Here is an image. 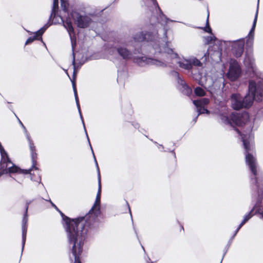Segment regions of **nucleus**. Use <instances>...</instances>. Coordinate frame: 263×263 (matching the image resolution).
<instances>
[{
  "label": "nucleus",
  "mask_w": 263,
  "mask_h": 263,
  "mask_svg": "<svg viewBox=\"0 0 263 263\" xmlns=\"http://www.w3.org/2000/svg\"><path fill=\"white\" fill-rule=\"evenodd\" d=\"M74 55V53H73ZM72 65H73L74 68H75V60H74V56L73 55V59L72 61Z\"/></svg>",
  "instance_id": "cd10ccee"
},
{
  "label": "nucleus",
  "mask_w": 263,
  "mask_h": 263,
  "mask_svg": "<svg viewBox=\"0 0 263 263\" xmlns=\"http://www.w3.org/2000/svg\"><path fill=\"white\" fill-rule=\"evenodd\" d=\"M148 2V5H151L152 7H153L155 9L156 11H159L161 13L160 9L159 7H158V5L156 2V0H146Z\"/></svg>",
  "instance_id": "5701e85b"
},
{
  "label": "nucleus",
  "mask_w": 263,
  "mask_h": 263,
  "mask_svg": "<svg viewBox=\"0 0 263 263\" xmlns=\"http://www.w3.org/2000/svg\"><path fill=\"white\" fill-rule=\"evenodd\" d=\"M257 15H258V10H257V11L256 12V14H255V18H254V20L253 21L252 28H251V30L250 31L248 36L247 37V43H250L252 44L253 43V41L254 40V30H255V28L256 27V22H257Z\"/></svg>",
  "instance_id": "a211bd4d"
},
{
  "label": "nucleus",
  "mask_w": 263,
  "mask_h": 263,
  "mask_svg": "<svg viewBox=\"0 0 263 263\" xmlns=\"http://www.w3.org/2000/svg\"><path fill=\"white\" fill-rule=\"evenodd\" d=\"M263 96V79L256 76V78L249 82V93L242 98L239 93L231 96L232 107L235 110L249 108L253 100L260 101Z\"/></svg>",
  "instance_id": "20e7f679"
},
{
  "label": "nucleus",
  "mask_w": 263,
  "mask_h": 263,
  "mask_svg": "<svg viewBox=\"0 0 263 263\" xmlns=\"http://www.w3.org/2000/svg\"><path fill=\"white\" fill-rule=\"evenodd\" d=\"M160 19L158 20L159 22H160L161 24H162V22L164 21L165 22L167 23L168 22H174L172 20H171L168 18H167L165 15H164L162 14H160Z\"/></svg>",
  "instance_id": "b1692460"
},
{
  "label": "nucleus",
  "mask_w": 263,
  "mask_h": 263,
  "mask_svg": "<svg viewBox=\"0 0 263 263\" xmlns=\"http://www.w3.org/2000/svg\"><path fill=\"white\" fill-rule=\"evenodd\" d=\"M76 22L77 24L78 27L84 28L87 27L89 25L91 22V19L88 16L80 15L77 17V20H76Z\"/></svg>",
  "instance_id": "2eb2a0df"
},
{
  "label": "nucleus",
  "mask_w": 263,
  "mask_h": 263,
  "mask_svg": "<svg viewBox=\"0 0 263 263\" xmlns=\"http://www.w3.org/2000/svg\"><path fill=\"white\" fill-rule=\"evenodd\" d=\"M19 123L23 127L24 133H25L26 138L27 139V140L29 142L30 149L31 151V158H32V167H34L35 170H37V168L35 166V165L36 164V159L37 158V154L35 153V147L34 145V143L31 140V137L28 133V132L27 130V129L24 126L22 122L20 121L19 119H18Z\"/></svg>",
  "instance_id": "9b49d317"
},
{
  "label": "nucleus",
  "mask_w": 263,
  "mask_h": 263,
  "mask_svg": "<svg viewBox=\"0 0 263 263\" xmlns=\"http://www.w3.org/2000/svg\"><path fill=\"white\" fill-rule=\"evenodd\" d=\"M28 208V205H27L25 211V214L23 219L22 223V250L24 249L27 234V211Z\"/></svg>",
  "instance_id": "f3484780"
},
{
  "label": "nucleus",
  "mask_w": 263,
  "mask_h": 263,
  "mask_svg": "<svg viewBox=\"0 0 263 263\" xmlns=\"http://www.w3.org/2000/svg\"><path fill=\"white\" fill-rule=\"evenodd\" d=\"M194 91L195 93L198 96H203L205 95L204 90L200 87H196Z\"/></svg>",
  "instance_id": "4be33fe9"
},
{
  "label": "nucleus",
  "mask_w": 263,
  "mask_h": 263,
  "mask_svg": "<svg viewBox=\"0 0 263 263\" xmlns=\"http://www.w3.org/2000/svg\"><path fill=\"white\" fill-rule=\"evenodd\" d=\"M76 99V102L77 104V106L80 115V117L81 118L84 128L85 131V133L89 142V145L90 146V148L91 149L93 157L95 159V161L96 162V165L98 170V191L96 196V201L92 207L91 209L90 210L89 213L87 214L84 217H81L74 219H70L67 217L63 216V220L65 222L64 227L67 233V236L68 237V230H70L71 231L74 232V233H76L77 235L81 234L83 233V242H84V240L85 238L86 235L87 234V229L85 228V226L90 224L92 222L94 221L98 216V215L100 213V198H101V176L100 173L98 166V163L97 162L96 157L95 156L93 152L92 151V147L90 145L89 139L88 136V135L86 132V130L85 127L84 122L83 119V117L81 114L80 106L79 102L78 97H74Z\"/></svg>",
  "instance_id": "7ed1b4c3"
},
{
  "label": "nucleus",
  "mask_w": 263,
  "mask_h": 263,
  "mask_svg": "<svg viewBox=\"0 0 263 263\" xmlns=\"http://www.w3.org/2000/svg\"><path fill=\"white\" fill-rule=\"evenodd\" d=\"M164 35L165 37V40L167 39V35H166V30H165L164 32Z\"/></svg>",
  "instance_id": "c85d7f7f"
},
{
  "label": "nucleus",
  "mask_w": 263,
  "mask_h": 263,
  "mask_svg": "<svg viewBox=\"0 0 263 263\" xmlns=\"http://www.w3.org/2000/svg\"><path fill=\"white\" fill-rule=\"evenodd\" d=\"M217 114L222 123L232 126L234 125L241 126L246 124L249 119V115L247 112H244L241 115L233 113L230 119L228 117V110L226 106L222 107Z\"/></svg>",
  "instance_id": "39448f33"
},
{
  "label": "nucleus",
  "mask_w": 263,
  "mask_h": 263,
  "mask_svg": "<svg viewBox=\"0 0 263 263\" xmlns=\"http://www.w3.org/2000/svg\"><path fill=\"white\" fill-rule=\"evenodd\" d=\"M65 71H66V74H68V72H67V70H65Z\"/></svg>",
  "instance_id": "2f4dec72"
},
{
  "label": "nucleus",
  "mask_w": 263,
  "mask_h": 263,
  "mask_svg": "<svg viewBox=\"0 0 263 263\" xmlns=\"http://www.w3.org/2000/svg\"><path fill=\"white\" fill-rule=\"evenodd\" d=\"M259 3V0H258V3Z\"/></svg>",
  "instance_id": "473e14b6"
},
{
  "label": "nucleus",
  "mask_w": 263,
  "mask_h": 263,
  "mask_svg": "<svg viewBox=\"0 0 263 263\" xmlns=\"http://www.w3.org/2000/svg\"><path fill=\"white\" fill-rule=\"evenodd\" d=\"M241 74V70L238 62L234 60H232L227 74L228 78L231 81H235L240 77Z\"/></svg>",
  "instance_id": "9d476101"
},
{
  "label": "nucleus",
  "mask_w": 263,
  "mask_h": 263,
  "mask_svg": "<svg viewBox=\"0 0 263 263\" xmlns=\"http://www.w3.org/2000/svg\"><path fill=\"white\" fill-rule=\"evenodd\" d=\"M244 43L243 39L234 41H219L218 42L219 49L222 51L226 49L228 46H231L233 54L236 57H240L243 52Z\"/></svg>",
  "instance_id": "6e6552de"
},
{
  "label": "nucleus",
  "mask_w": 263,
  "mask_h": 263,
  "mask_svg": "<svg viewBox=\"0 0 263 263\" xmlns=\"http://www.w3.org/2000/svg\"><path fill=\"white\" fill-rule=\"evenodd\" d=\"M174 76L175 77H177V80H178V83H179L182 86V87L184 88V89H186L187 88V85H186L185 83L184 82V81L182 80L179 77V74L177 72H175L174 71L173 72Z\"/></svg>",
  "instance_id": "412c9836"
},
{
  "label": "nucleus",
  "mask_w": 263,
  "mask_h": 263,
  "mask_svg": "<svg viewBox=\"0 0 263 263\" xmlns=\"http://www.w3.org/2000/svg\"><path fill=\"white\" fill-rule=\"evenodd\" d=\"M206 53H204V56L206 57Z\"/></svg>",
  "instance_id": "c756f323"
},
{
  "label": "nucleus",
  "mask_w": 263,
  "mask_h": 263,
  "mask_svg": "<svg viewBox=\"0 0 263 263\" xmlns=\"http://www.w3.org/2000/svg\"><path fill=\"white\" fill-rule=\"evenodd\" d=\"M245 65L248 67L249 70L254 74L257 75V69L254 64V59L251 56H246L244 60Z\"/></svg>",
  "instance_id": "dca6fc26"
},
{
  "label": "nucleus",
  "mask_w": 263,
  "mask_h": 263,
  "mask_svg": "<svg viewBox=\"0 0 263 263\" xmlns=\"http://www.w3.org/2000/svg\"><path fill=\"white\" fill-rule=\"evenodd\" d=\"M0 154L1 160L0 161V177L4 174L13 173H21L24 174L30 173L31 170H26L21 171L20 169L14 165L8 157L7 153L0 143Z\"/></svg>",
  "instance_id": "0eeeda50"
},
{
  "label": "nucleus",
  "mask_w": 263,
  "mask_h": 263,
  "mask_svg": "<svg viewBox=\"0 0 263 263\" xmlns=\"http://www.w3.org/2000/svg\"><path fill=\"white\" fill-rule=\"evenodd\" d=\"M216 39L215 36H210L206 38L207 43H211L213 41Z\"/></svg>",
  "instance_id": "a878e982"
},
{
  "label": "nucleus",
  "mask_w": 263,
  "mask_h": 263,
  "mask_svg": "<svg viewBox=\"0 0 263 263\" xmlns=\"http://www.w3.org/2000/svg\"><path fill=\"white\" fill-rule=\"evenodd\" d=\"M116 50L118 52V53L119 54V55L124 60H129L133 58L134 61L137 64H138L140 66H143L145 65L148 64V65H153L152 64H148L146 62H144V61L142 62V64H140V63L138 62V61L139 59L141 58H145V57H138L135 58L133 57L132 53L130 51H129L128 49L126 48V47H125L124 45H117L116 46Z\"/></svg>",
  "instance_id": "1a4fd4ad"
},
{
  "label": "nucleus",
  "mask_w": 263,
  "mask_h": 263,
  "mask_svg": "<svg viewBox=\"0 0 263 263\" xmlns=\"http://www.w3.org/2000/svg\"><path fill=\"white\" fill-rule=\"evenodd\" d=\"M208 17H209V15L208 16ZM204 30L205 31L209 32V33H211L212 31V30L209 25L208 18L207 19V21H206V26L205 27H204Z\"/></svg>",
  "instance_id": "393cba45"
},
{
  "label": "nucleus",
  "mask_w": 263,
  "mask_h": 263,
  "mask_svg": "<svg viewBox=\"0 0 263 263\" xmlns=\"http://www.w3.org/2000/svg\"><path fill=\"white\" fill-rule=\"evenodd\" d=\"M157 33L140 32L137 33L134 37L135 41L142 42L143 41H152L150 49L151 53L155 56V58H145L139 59L138 62L141 64L144 61L148 64L158 67H165L174 62L178 63L179 66L185 69L191 68V63L189 60H183L178 61V55L172 48L171 43L164 41V43H160V41L154 40Z\"/></svg>",
  "instance_id": "f257e3e1"
},
{
  "label": "nucleus",
  "mask_w": 263,
  "mask_h": 263,
  "mask_svg": "<svg viewBox=\"0 0 263 263\" xmlns=\"http://www.w3.org/2000/svg\"><path fill=\"white\" fill-rule=\"evenodd\" d=\"M47 200V201H49L50 202V203L51 204V205H52L54 208H55L56 209H57V210H58V208H57V207L56 206V205H55V204H54V203H53V202L50 200V199H49V200Z\"/></svg>",
  "instance_id": "bb28decb"
},
{
  "label": "nucleus",
  "mask_w": 263,
  "mask_h": 263,
  "mask_svg": "<svg viewBox=\"0 0 263 263\" xmlns=\"http://www.w3.org/2000/svg\"><path fill=\"white\" fill-rule=\"evenodd\" d=\"M253 139V137L251 134L241 135V140L245 149L246 162L254 177V178H252V180H254L255 187L258 190L257 198L253 208L244 216L243 220L236 229L234 235L237 234L242 226L253 216L254 210H256L255 214H259L263 219V183L262 181L258 180L257 176L259 174V171L257 170L256 160L254 155V147Z\"/></svg>",
  "instance_id": "f03ea898"
},
{
  "label": "nucleus",
  "mask_w": 263,
  "mask_h": 263,
  "mask_svg": "<svg viewBox=\"0 0 263 263\" xmlns=\"http://www.w3.org/2000/svg\"><path fill=\"white\" fill-rule=\"evenodd\" d=\"M190 62L191 63V68L192 66L197 67H202V63L198 59L194 57L190 58Z\"/></svg>",
  "instance_id": "aec40b11"
},
{
  "label": "nucleus",
  "mask_w": 263,
  "mask_h": 263,
  "mask_svg": "<svg viewBox=\"0 0 263 263\" xmlns=\"http://www.w3.org/2000/svg\"><path fill=\"white\" fill-rule=\"evenodd\" d=\"M209 102V99L208 98H202L193 101V103L196 106L198 112V115L201 114L206 113L209 114L210 113V111L205 108V106L208 104Z\"/></svg>",
  "instance_id": "ddd939ff"
},
{
  "label": "nucleus",
  "mask_w": 263,
  "mask_h": 263,
  "mask_svg": "<svg viewBox=\"0 0 263 263\" xmlns=\"http://www.w3.org/2000/svg\"><path fill=\"white\" fill-rule=\"evenodd\" d=\"M68 242L71 253L74 257V263H81L80 256L83 251V233L78 235L73 231L68 230Z\"/></svg>",
  "instance_id": "423d86ee"
},
{
  "label": "nucleus",
  "mask_w": 263,
  "mask_h": 263,
  "mask_svg": "<svg viewBox=\"0 0 263 263\" xmlns=\"http://www.w3.org/2000/svg\"><path fill=\"white\" fill-rule=\"evenodd\" d=\"M236 131L239 134V132L237 129Z\"/></svg>",
  "instance_id": "7c9ffc66"
},
{
  "label": "nucleus",
  "mask_w": 263,
  "mask_h": 263,
  "mask_svg": "<svg viewBox=\"0 0 263 263\" xmlns=\"http://www.w3.org/2000/svg\"><path fill=\"white\" fill-rule=\"evenodd\" d=\"M48 28L47 25L44 26L43 28H42L40 30L36 31L34 33V35L33 37H29L27 41H26L25 44H29L33 42L34 40H37L38 37H41L44 32L46 30V29Z\"/></svg>",
  "instance_id": "6ab92c4d"
},
{
  "label": "nucleus",
  "mask_w": 263,
  "mask_h": 263,
  "mask_svg": "<svg viewBox=\"0 0 263 263\" xmlns=\"http://www.w3.org/2000/svg\"><path fill=\"white\" fill-rule=\"evenodd\" d=\"M61 7L64 11L66 12L68 10V0H61ZM58 0H53L52 12L51 13L50 18L55 17L58 9Z\"/></svg>",
  "instance_id": "4468645a"
},
{
  "label": "nucleus",
  "mask_w": 263,
  "mask_h": 263,
  "mask_svg": "<svg viewBox=\"0 0 263 263\" xmlns=\"http://www.w3.org/2000/svg\"><path fill=\"white\" fill-rule=\"evenodd\" d=\"M61 19L63 21V26L66 29L69 33L71 39L72 48L73 49L76 44V39L74 32V29L72 27L71 21L69 18H67L66 20H63L62 18Z\"/></svg>",
  "instance_id": "f8f14e48"
}]
</instances>
